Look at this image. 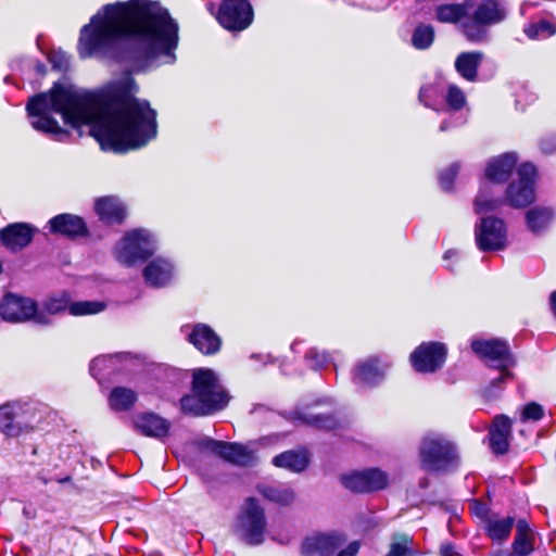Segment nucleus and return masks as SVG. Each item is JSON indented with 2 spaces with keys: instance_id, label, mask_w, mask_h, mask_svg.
<instances>
[{
  "instance_id": "obj_8",
  "label": "nucleus",
  "mask_w": 556,
  "mask_h": 556,
  "mask_svg": "<svg viewBox=\"0 0 556 556\" xmlns=\"http://www.w3.org/2000/svg\"><path fill=\"white\" fill-rule=\"evenodd\" d=\"M0 316L10 323H24L33 320L38 325H50V319L45 312H38L37 303L25 296L9 293L0 304Z\"/></svg>"
},
{
  "instance_id": "obj_47",
  "label": "nucleus",
  "mask_w": 556,
  "mask_h": 556,
  "mask_svg": "<svg viewBox=\"0 0 556 556\" xmlns=\"http://www.w3.org/2000/svg\"><path fill=\"white\" fill-rule=\"evenodd\" d=\"M470 508L475 515H477L481 518L485 517L488 514V507L484 504H482L476 500L472 501V503L470 504Z\"/></svg>"
},
{
  "instance_id": "obj_40",
  "label": "nucleus",
  "mask_w": 556,
  "mask_h": 556,
  "mask_svg": "<svg viewBox=\"0 0 556 556\" xmlns=\"http://www.w3.org/2000/svg\"><path fill=\"white\" fill-rule=\"evenodd\" d=\"M459 165L457 163L448 166L444 172L440 175V184L444 190H451L453 181L458 173Z\"/></svg>"
},
{
  "instance_id": "obj_3",
  "label": "nucleus",
  "mask_w": 556,
  "mask_h": 556,
  "mask_svg": "<svg viewBox=\"0 0 556 556\" xmlns=\"http://www.w3.org/2000/svg\"><path fill=\"white\" fill-rule=\"evenodd\" d=\"M438 22L453 24L471 43L490 40V27L507 17V10L497 0H464L460 3H442L434 8Z\"/></svg>"
},
{
  "instance_id": "obj_17",
  "label": "nucleus",
  "mask_w": 556,
  "mask_h": 556,
  "mask_svg": "<svg viewBox=\"0 0 556 556\" xmlns=\"http://www.w3.org/2000/svg\"><path fill=\"white\" fill-rule=\"evenodd\" d=\"M446 358L444 344L426 342L420 344L410 355L413 367L418 372H433L441 368Z\"/></svg>"
},
{
  "instance_id": "obj_27",
  "label": "nucleus",
  "mask_w": 556,
  "mask_h": 556,
  "mask_svg": "<svg viewBox=\"0 0 556 556\" xmlns=\"http://www.w3.org/2000/svg\"><path fill=\"white\" fill-rule=\"evenodd\" d=\"M99 218L106 224L122 223L125 218V207L115 197H103L96 202Z\"/></svg>"
},
{
  "instance_id": "obj_2",
  "label": "nucleus",
  "mask_w": 556,
  "mask_h": 556,
  "mask_svg": "<svg viewBox=\"0 0 556 556\" xmlns=\"http://www.w3.org/2000/svg\"><path fill=\"white\" fill-rule=\"evenodd\" d=\"M178 25L166 9L150 0L106 4L80 30V58L173 63Z\"/></svg>"
},
{
  "instance_id": "obj_32",
  "label": "nucleus",
  "mask_w": 556,
  "mask_h": 556,
  "mask_svg": "<svg viewBox=\"0 0 556 556\" xmlns=\"http://www.w3.org/2000/svg\"><path fill=\"white\" fill-rule=\"evenodd\" d=\"M273 464L277 467L286 468L294 472H300L307 467L308 459L303 452L287 451L275 456Z\"/></svg>"
},
{
  "instance_id": "obj_14",
  "label": "nucleus",
  "mask_w": 556,
  "mask_h": 556,
  "mask_svg": "<svg viewBox=\"0 0 556 556\" xmlns=\"http://www.w3.org/2000/svg\"><path fill=\"white\" fill-rule=\"evenodd\" d=\"M340 481L352 492L370 493L388 485V475L379 468H368L342 475Z\"/></svg>"
},
{
  "instance_id": "obj_10",
  "label": "nucleus",
  "mask_w": 556,
  "mask_h": 556,
  "mask_svg": "<svg viewBox=\"0 0 556 556\" xmlns=\"http://www.w3.org/2000/svg\"><path fill=\"white\" fill-rule=\"evenodd\" d=\"M535 167L523 163L517 168V178L506 189L504 201L514 208H522L534 202Z\"/></svg>"
},
{
  "instance_id": "obj_36",
  "label": "nucleus",
  "mask_w": 556,
  "mask_h": 556,
  "mask_svg": "<svg viewBox=\"0 0 556 556\" xmlns=\"http://www.w3.org/2000/svg\"><path fill=\"white\" fill-rule=\"evenodd\" d=\"M434 40V28L431 25L421 24L416 27L412 37V43L416 49H428Z\"/></svg>"
},
{
  "instance_id": "obj_39",
  "label": "nucleus",
  "mask_w": 556,
  "mask_h": 556,
  "mask_svg": "<svg viewBox=\"0 0 556 556\" xmlns=\"http://www.w3.org/2000/svg\"><path fill=\"white\" fill-rule=\"evenodd\" d=\"M298 418L307 425L321 429H332L336 426V420L331 416L312 415L306 417L299 415Z\"/></svg>"
},
{
  "instance_id": "obj_16",
  "label": "nucleus",
  "mask_w": 556,
  "mask_h": 556,
  "mask_svg": "<svg viewBox=\"0 0 556 556\" xmlns=\"http://www.w3.org/2000/svg\"><path fill=\"white\" fill-rule=\"evenodd\" d=\"M344 542V535L339 532H315L302 541L300 549L302 556H333Z\"/></svg>"
},
{
  "instance_id": "obj_19",
  "label": "nucleus",
  "mask_w": 556,
  "mask_h": 556,
  "mask_svg": "<svg viewBox=\"0 0 556 556\" xmlns=\"http://www.w3.org/2000/svg\"><path fill=\"white\" fill-rule=\"evenodd\" d=\"M134 426L142 435L157 440H162L167 437L170 429V422L154 413H142L136 415L134 418Z\"/></svg>"
},
{
  "instance_id": "obj_44",
  "label": "nucleus",
  "mask_w": 556,
  "mask_h": 556,
  "mask_svg": "<svg viewBox=\"0 0 556 556\" xmlns=\"http://www.w3.org/2000/svg\"><path fill=\"white\" fill-rule=\"evenodd\" d=\"M435 93H437V89L433 85L422 86L419 91V100L426 106L430 108V106H432L431 100Z\"/></svg>"
},
{
  "instance_id": "obj_25",
  "label": "nucleus",
  "mask_w": 556,
  "mask_h": 556,
  "mask_svg": "<svg viewBox=\"0 0 556 556\" xmlns=\"http://www.w3.org/2000/svg\"><path fill=\"white\" fill-rule=\"evenodd\" d=\"M484 58L481 51L462 52L455 60L456 72L467 81H476L478 77V68Z\"/></svg>"
},
{
  "instance_id": "obj_42",
  "label": "nucleus",
  "mask_w": 556,
  "mask_h": 556,
  "mask_svg": "<svg viewBox=\"0 0 556 556\" xmlns=\"http://www.w3.org/2000/svg\"><path fill=\"white\" fill-rule=\"evenodd\" d=\"M306 357L313 363L314 368H319L329 362V355L324 351L311 350Z\"/></svg>"
},
{
  "instance_id": "obj_55",
  "label": "nucleus",
  "mask_w": 556,
  "mask_h": 556,
  "mask_svg": "<svg viewBox=\"0 0 556 556\" xmlns=\"http://www.w3.org/2000/svg\"><path fill=\"white\" fill-rule=\"evenodd\" d=\"M454 254H455V252H453V251H446L445 254H444V258L446 260V258L451 257Z\"/></svg>"
},
{
  "instance_id": "obj_21",
  "label": "nucleus",
  "mask_w": 556,
  "mask_h": 556,
  "mask_svg": "<svg viewBox=\"0 0 556 556\" xmlns=\"http://www.w3.org/2000/svg\"><path fill=\"white\" fill-rule=\"evenodd\" d=\"M511 433V420L505 415L494 418L489 431L490 447L493 453L502 455L508 451Z\"/></svg>"
},
{
  "instance_id": "obj_33",
  "label": "nucleus",
  "mask_w": 556,
  "mask_h": 556,
  "mask_svg": "<svg viewBox=\"0 0 556 556\" xmlns=\"http://www.w3.org/2000/svg\"><path fill=\"white\" fill-rule=\"evenodd\" d=\"M137 401L135 391L128 388L116 387L111 391L109 402L113 410H127Z\"/></svg>"
},
{
  "instance_id": "obj_48",
  "label": "nucleus",
  "mask_w": 556,
  "mask_h": 556,
  "mask_svg": "<svg viewBox=\"0 0 556 556\" xmlns=\"http://www.w3.org/2000/svg\"><path fill=\"white\" fill-rule=\"evenodd\" d=\"M525 33H526V35H527L530 39H536V38L542 37V34H541V31H540V27H538V23H536V24L529 25L528 27H526V28H525Z\"/></svg>"
},
{
  "instance_id": "obj_26",
  "label": "nucleus",
  "mask_w": 556,
  "mask_h": 556,
  "mask_svg": "<svg viewBox=\"0 0 556 556\" xmlns=\"http://www.w3.org/2000/svg\"><path fill=\"white\" fill-rule=\"evenodd\" d=\"M51 231L66 237H77L86 232L84 220L72 214H60L50 219Z\"/></svg>"
},
{
  "instance_id": "obj_20",
  "label": "nucleus",
  "mask_w": 556,
  "mask_h": 556,
  "mask_svg": "<svg viewBox=\"0 0 556 556\" xmlns=\"http://www.w3.org/2000/svg\"><path fill=\"white\" fill-rule=\"evenodd\" d=\"M206 447L223 459L236 465L244 466L252 460L251 452L239 443L210 440Z\"/></svg>"
},
{
  "instance_id": "obj_31",
  "label": "nucleus",
  "mask_w": 556,
  "mask_h": 556,
  "mask_svg": "<svg viewBox=\"0 0 556 556\" xmlns=\"http://www.w3.org/2000/svg\"><path fill=\"white\" fill-rule=\"evenodd\" d=\"M260 493L268 501L288 506L295 500V492L287 485L264 484L258 486Z\"/></svg>"
},
{
  "instance_id": "obj_12",
  "label": "nucleus",
  "mask_w": 556,
  "mask_h": 556,
  "mask_svg": "<svg viewBox=\"0 0 556 556\" xmlns=\"http://www.w3.org/2000/svg\"><path fill=\"white\" fill-rule=\"evenodd\" d=\"M34 429V414L30 408L18 403L0 407V432L7 437H18Z\"/></svg>"
},
{
  "instance_id": "obj_7",
  "label": "nucleus",
  "mask_w": 556,
  "mask_h": 556,
  "mask_svg": "<svg viewBox=\"0 0 556 556\" xmlns=\"http://www.w3.org/2000/svg\"><path fill=\"white\" fill-rule=\"evenodd\" d=\"M471 348L480 357L488 359L490 366L501 371L500 376L492 381L491 388L510 377L508 368L514 366L515 361L505 341L500 339L475 340Z\"/></svg>"
},
{
  "instance_id": "obj_38",
  "label": "nucleus",
  "mask_w": 556,
  "mask_h": 556,
  "mask_svg": "<svg viewBox=\"0 0 556 556\" xmlns=\"http://www.w3.org/2000/svg\"><path fill=\"white\" fill-rule=\"evenodd\" d=\"M445 101L452 110L459 111L466 104V96L459 87L452 84L447 88Z\"/></svg>"
},
{
  "instance_id": "obj_43",
  "label": "nucleus",
  "mask_w": 556,
  "mask_h": 556,
  "mask_svg": "<svg viewBox=\"0 0 556 556\" xmlns=\"http://www.w3.org/2000/svg\"><path fill=\"white\" fill-rule=\"evenodd\" d=\"M50 62L55 70L65 71L70 64V58L64 52H54L50 56Z\"/></svg>"
},
{
  "instance_id": "obj_13",
  "label": "nucleus",
  "mask_w": 556,
  "mask_h": 556,
  "mask_svg": "<svg viewBox=\"0 0 556 556\" xmlns=\"http://www.w3.org/2000/svg\"><path fill=\"white\" fill-rule=\"evenodd\" d=\"M216 18L228 30H243L253 21L252 5L248 0H223Z\"/></svg>"
},
{
  "instance_id": "obj_54",
  "label": "nucleus",
  "mask_w": 556,
  "mask_h": 556,
  "mask_svg": "<svg viewBox=\"0 0 556 556\" xmlns=\"http://www.w3.org/2000/svg\"><path fill=\"white\" fill-rule=\"evenodd\" d=\"M448 128V124L446 122L442 123L440 126L441 131H445Z\"/></svg>"
},
{
  "instance_id": "obj_53",
  "label": "nucleus",
  "mask_w": 556,
  "mask_h": 556,
  "mask_svg": "<svg viewBox=\"0 0 556 556\" xmlns=\"http://www.w3.org/2000/svg\"><path fill=\"white\" fill-rule=\"evenodd\" d=\"M493 556H510L509 554H507L506 552L504 551H497L494 553Z\"/></svg>"
},
{
  "instance_id": "obj_52",
  "label": "nucleus",
  "mask_w": 556,
  "mask_h": 556,
  "mask_svg": "<svg viewBox=\"0 0 556 556\" xmlns=\"http://www.w3.org/2000/svg\"><path fill=\"white\" fill-rule=\"evenodd\" d=\"M36 71H37L39 74L43 75V74H45V72H46V67H45V65H43V64H41V63H37V64H36Z\"/></svg>"
},
{
  "instance_id": "obj_9",
  "label": "nucleus",
  "mask_w": 556,
  "mask_h": 556,
  "mask_svg": "<svg viewBox=\"0 0 556 556\" xmlns=\"http://www.w3.org/2000/svg\"><path fill=\"white\" fill-rule=\"evenodd\" d=\"M266 517L263 507L256 500L250 497L245 501L236 525L238 535L250 545L261 544L266 529Z\"/></svg>"
},
{
  "instance_id": "obj_51",
  "label": "nucleus",
  "mask_w": 556,
  "mask_h": 556,
  "mask_svg": "<svg viewBox=\"0 0 556 556\" xmlns=\"http://www.w3.org/2000/svg\"><path fill=\"white\" fill-rule=\"evenodd\" d=\"M549 300H551L552 311H553L554 315L556 316V291H554L551 294Z\"/></svg>"
},
{
  "instance_id": "obj_24",
  "label": "nucleus",
  "mask_w": 556,
  "mask_h": 556,
  "mask_svg": "<svg viewBox=\"0 0 556 556\" xmlns=\"http://www.w3.org/2000/svg\"><path fill=\"white\" fill-rule=\"evenodd\" d=\"M517 163V155L513 152L504 153L489 161L485 177L493 182H504L511 175Z\"/></svg>"
},
{
  "instance_id": "obj_41",
  "label": "nucleus",
  "mask_w": 556,
  "mask_h": 556,
  "mask_svg": "<svg viewBox=\"0 0 556 556\" xmlns=\"http://www.w3.org/2000/svg\"><path fill=\"white\" fill-rule=\"evenodd\" d=\"M543 417V408L538 403H529L525 406L521 419L526 420H540Z\"/></svg>"
},
{
  "instance_id": "obj_15",
  "label": "nucleus",
  "mask_w": 556,
  "mask_h": 556,
  "mask_svg": "<svg viewBox=\"0 0 556 556\" xmlns=\"http://www.w3.org/2000/svg\"><path fill=\"white\" fill-rule=\"evenodd\" d=\"M67 307L72 315L79 316L100 313L104 309V304L97 301L70 303V296L66 293H62L48 298L42 303L41 309H38V312H45L46 315L51 319V315L59 314Z\"/></svg>"
},
{
  "instance_id": "obj_50",
  "label": "nucleus",
  "mask_w": 556,
  "mask_h": 556,
  "mask_svg": "<svg viewBox=\"0 0 556 556\" xmlns=\"http://www.w3.org/2000/svg\"><path fill=\"white\" fill-rule=\"evenodd\" d=\"M112 361V357H97L91 362L90 370L94 371L96 368H101L106 362Z\"/></svg>"
},
{
  "instance_id": "obj_30",
  "label": "nucleus",
  "mask_w": 556,
  "mask_h": 556,
  "mask_svg": "<svg viewBox=\"0 0 556 556\" xmlns=\"http://www.w3.org/2000/svg\"><path fill=\"white\" fill-rule=\"evenodd\" d=\"M554 211L549 206H534L526 213L527 226L532 232H541L549 225Z\"/></svg>"
},
{
  "instance_id": "obj_49",
  "label": "nucleus",
  "mask_w": 556,
  "mask_h": 556,
  "mask_svg": "<svg viewBox=\"0 0 556 556\" xmlns=\"http://www.w3.org/2000/svg\"><path fill=\"white\" fill-rule=\"evenodd\" d=\"M440 554L441 556H462L452 544H443Z\"/></svg>"
},
{
  "instance_id": "obj_57",
  "label": "nucleus",
  "mask_w": 556,
  "mask_h": 556,
  "mask_svg": "<svg viewBox=\"0 0 556 556\" xmlns=\"http://www.w3.org/2000/svg\"><path fill=\"white\" fill-rule=\"evenodd\" d=\"M421 485H422L424 488H426V486L428 485V481H427V480L422 481V482H421Z\"/></svg>"
},
{
  "instance_id": "obj_45",
  "label": "nucleus",
  "mask_w": 556,
  "mask_h": 556,
  "mask_svg": "<svg viewBox=\"0 0 556 556\" xmlns=\"http://www.w3.org/2000/svg\"><path fill=\"white\" fill-rule=\"evenodd\" d=\"M538 27H540V31L543 36L549 37L553 36L556 33V25L552 24L547 21H540L538 23Z\"/></svg>"
},
{
  "instance_id": "obj_28",
  "label": "nucleus",
  "mask_w": 556,
  "mask_h": 556,
  "mask_svg": "<svg viewBox=\"0 0 556 556\" xmlns=\"http://www.w3.org/2000/svg\"><path fill=\"white\" fill-rule=\"evenodd\" d=\"M383 371L378 367L376 359L361 363L353 375V381L357 386L372 387L383 379Z\"/></svg>"
},
{
  "instance_id": "obj_11",
  "label": "nucleus",
  "mask_w": 556,
  "mask_h": 556,
  "mask_svg": "<svg viewBox=\"0 0 556 556\" xmlns=\"http://www.w3.org/2000/svg\"><path fill=\"white\" fill-rule=\"evenodd\" d=\"M475 238L477 247L483 252L503 250L507 244L506 225L497 217H481L475 226Z\"/></svg>"
},
{
  "instance_id": "obj_46",
  "label": "nucleus",
  "mask_w": 556,
  "mask_h": 556,
  "mask_svg": "<svg viewBox=\"0 0 556 556\" xmlns=\"http://www.w3.org/2000/svg\"><path fill=\"white\" fill-rule=\"evenodd\" d=\"M359 547V543L357 541H353L345 548L340 551L337 556H356L358 554Z\"/></svg>"
},
{
  "instance_id": "obj_6",
  "label": "nucleus",
  "mask_w": 556,
  "mask_h": 556,
  "mask_svg": "<svg viewBox=\"0 0 556 556\" xmlns=\"http://www.w3.org/2000/svg\"><path fill=\"white\" fill-rule=\"evenodd\" d=\"M155 240L148 230L136 229L128 232L116 245L115 255L118 262L132 266L154 254Z\"/></svg>"
},
{
  "instance_id": "obj_34",
  "label": "nucleus",
  "mask_w": 556,
  "mask_h": 556,
  "mask_svg": "<svg viewBox=\"0 0 556 556\" xmlns=\"http://www.w3.org/2000/svg\"><path fill=\"white\" fill-rule=\"evenodd\" d=\"M514 523L515 519L513 517L490 519L486 525V534L493 541L503 542L508 539Z\"/></svg>"
},
{
  "instance_id": "obj_37",
  "label": "nucleus",
  "mask_w": 556,
  "mask_h": 556,
  "mask_svg": "<svg viewBox=\"0 0 556 556\" xmlns=\"http://www.w3.org/2000/svg\"><path fill=\"white\" fill-rule=\"evenodd\" d=\"M413 540L407 534L396 533L392 536L389 553L386 556H405Z\"/></svg>"
},
{
  "instance_id": "obj_29",
  "label": "nucleus",
  "mask_w": 556,
  "mask_h": 556,
  "mask_svg": "<svg viewBox=\"0 0 556 556\" xmlns=\"http://www.w3.org/2000/svg\"><path fill=\"white\" fill-rule=\"evenodd\" d=\"M534 536L529 523L525 519H520L516 526V536L513 542L515 556H527L534 549Z\"/></svg>"
},
{
  "instance_id": "obj_4",
  "label": "nucleus",
  "mask_w": 556,
  "mask_h": 556,
  "mask_svg": "<svg viewBox=\"0 0 556 556\" xmlns=\"http://www.w3.org/2000/svg\"><path fill=\"white\" fill-rule=\"evenodd\" d=\"M228 395L216 374L211 369L193 371L192 394L180 400L181 409L193 416L211 415L223 409L228 403Z\"/></svg>"
},
{
  "instance_id": "obj_22",
  "label": "nucleus",
  "mask_w": 556,
  "mask_h": 556,
  "mask_svg": "<svg viewBox=\"0 0 556 556\" xmlns=\"http://www.w3.org/2000/svg\"><path fill=\"white\" fill-rule=\"evenodd\" d=\"M174 276L173 264L165 258H155L151 261L143 269L146 282L154 288L166 286Z\"/></svg>"
},
{
  "instance_id": "obj_35",
  "label": "nucleus",
  "mask_w": 556,
  "mask_h": 556,
  "mask_svg": "<svg viewBox=\"0 0 556 556\" xmlns=\"http://www.w3.org/2000/svg\"><path fill=\"white\" fill-rule=\"evenodd\" d=\"M503 203L504 200L500 198H493L489 190V186H483L475 200V212L477 214H484L496 211Z\"/></svg>"
},
{
  "instance_id": "obj_23",
  "label": "nucleus",
  "mask_w": 556,
  "mask_h": 556,
  "mask_svg": "<svg viewBox=\"0 0 556 556\" xmlns=\"http://www.w3.org/2000/svg\"><path fill=\"white\" fill-rule=\"evenodd\" d=\"M189 341L203 354H215L220 349V339L204 324H198L189 334Z\"/></svg>"
},
{
  "instance_id": "obj_1",
  "label": "nucleus",
  "mask_w": 556,
  "mask_h": 556,
  "mask_svg": "<svg viewBox=\"0 0 556 556\" xmlns=\"http://www.w3.org/2000/svg\"><path fill=\"white\" fill-rule=\"evenodd\" d=\"M136 90L128 73L97 90L54 85L31 98L26 110L33 128L53 139L63 140L70 132L51 112L73 128L89 126L102 150L126 152L146 147L157 135L156 111L147 100L135 98Z\"/></svg>"
},
{
  "instance_id": "obj_5",
  "label": "nucleus",
  "mask_w": 556,
  "mask_h": 556,
  "mask_svg": "<svg viewBox=\"0 0 556 556\" xmlns=\"http://www.w3.org/2000/svg\"><path fill=\"white\" fill-rule=\"evenodd\" d=\"M419 457L421 467L427 471L444 472L458 465L456 445L445 435L427 433L420 442Z\"/></svg>"
},
{
  "instance_id": "obj_56",
  "label": "nucleus",
  "mask_w": 556,
  "mask_h": 556,
  "mask_svg": "<svg viewBox=\"0 0 556 556\" xmlns=\"http://www.w3.org/2000/svg\"><path fill=\"white\" fill-rule=\"evenodd\" d=\"M207 8H208V11H210L212 14H214V3H212V2H211V3H208V4H207Z\"/></svg>"
},
{
  "instance_id": "obj_18",
  "label": "nucleus",
  "mask_w": 556,
  "mask_h": 556,
  "mask_svg": "<svg viewBox=\"0 0 556 556\" xmlns=\"http://www.w3.org/2000/svg\"><path fill=\"white\" fill-rule=\"evenodd\" d=\"M38 229L27 223H12L0 230L1 244L12 252L25 249Z\"/></svg>"
}]
</instances>
